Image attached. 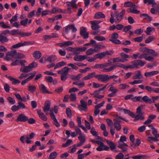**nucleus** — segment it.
<instances>
[{"label":"nucleus","instance_id":"obj_30","mask_svg":"<svg viewBox=\"0 0 159 159\" xmlns=\"http://www.w3.org/2000/svg\"><path fill=\"white\" fill-rule=\"evenodd\" d=\"M143 1L144 3H148V4H152L153 7H156L157 5V3L154 0H143Z\"/></svg>","mask_w":159,"mask_h":159},{"label":"nucleus","instance_id":"obj_23","mask_svg":"<svg viewBox=\"0 0 159 159\" xmlns=\"http://www.w3.org/2000/svg\"><path fill=\"white\" fill-rule=\"evenodd\" d=\"M66 3L69 7H71L73 8L77 9L78 6L76 4V1L75 0H72L70 2L67 1Z\"/></svg>","mask_w":159,"mask_h":159},{"label":"nucleus","instance_id":"obj_49","mask_svg":"<svg viewBox=\"0 0 159 159\" xmlns=\"http://www.w3.org/2000/svg\"><path fill=\"white\" fill-rule=\"evenodd\" d=\"M66 112L67 114V116L69 118H71L72 117V114L71 113V111L70 109L69 108L67 107L66 109Z\"/></svg>","mask_w":159,"mask_h":159},{"label":"nucleus","instance_id":"obj_52","mask_svg":"<svg viewBox=\"0 0 159 159\" xmlns=\"http://www.w3.org/2000/svg\"><path fill=\"white\" fill-rule=\"evenodd\" d=\"M57 155L58 153L56 152H52L50 154L49 157L50 159H54L56 158Z\"/></svg>","mask_w":159,"mask_h":159},{"label":"nucleus","instance_id":"obj_47","mask_svg":"<svg viewBox=\"0 0 159 159\" xmlns=\"http://www.w3.org/2000/svg\"><path fill=\"white\" fill-rule=\"evenodd\" d=\"M32 35L31 32H20V35L21 37H29Z\"/></svg>","mask_w":159,"mask_h":159},{"label":"nucleus","instance_id":"obj_40","mask_svg":"<svg viewBox=\"0 0 159 159\" xmlns=\"http://www.w3.org/2000/svg\"><path fill=\"white\" fill-rule=\"evenodd\" d=\"M82 77V74H80L77 75H72L70 76V78L74 80H78Z\"/></svg>","mask_w":159,"mask_h":159},{"label":"nucleus","instance_id":"obj_60","mask_svg":"<svg viewBox=\"0 0 159 159\" xmlns=\"http://www.w3.org/2000/svg\"><path fill=\"white\" fill-rule=\"evenodd\" d=\"M134 3L130 2L127 1L125 2L124 6L125 7H131L132 6Z\"/></svg>","mask_w":159,"mask_h":159},{"label":"nucleus","instance_id":"obj_29","mask_svg":"<svg viewBox=\"0 0 159 159\" xmlns=\"http://www.w3.org/2000/svg\"><path fill=\"white\" fill-rule=\"evenodd\" d=\"M106 141L107 144H108L110 146V147L112 151H114V150L116 148L115 144L111 141H109L107 140H106Z\"/></svg>","mask_w":159,"mask_h":159},{"label":"nucleus","instance_id":"obj_41","mask_svg":"<svg viewBox=\"0 0 159 159\" xmlns=\"http://www.w3.org/2000/svg\"><path fill=\"white\" fill-rule=\"evenodd\" d=\"M94 56L96 59H102L105 57L104 52L98 53Z\"/></svg>","mask_w":159,"mask_h":159},{"label":"nucleus","instance_id":"obj_9","mask_svg":"<svg viewBox=\"0 0 159 159\" xmlns=\"http://www.w3.org/2000/svg\"><path fill=\"white\" fill-rule=\"evenodd\" d=\"M28 120V117L24 114H20L17 117L16 120L17 121L25 122Z\"/></svg>","mask_w":159,"mask_h":159},{"label":"nucleus","instance_id":"obj_46","mask_svg":"<svg viewBox=\"0 0 159 159\" xmlns=\"http://www.w3.org/2000/svg\"><path fill=\"white\" fill-rule=\"evenodd\" d=\"M153 30H155L154 28L149 27L147 28L145 32L148 35H150L151 32Z\"/></svg>","mask_w":159,"mask_h":159},{"label":"nucleus","instance_id":"obj_35","mask_svg":"<svg viewBox=\"0 0 159 159\" xmlns=\"http://www.w3.org/2000/svg\"><path fill=\"white\" fill-rule=\"evenodd\" d=\"M33 57L37 59H39L42 56V54L39 51H36L34 52L33 53Z\"/></svg>","mask_w":159,"mask_h":159},{"label":"nucleus","instance_id":"obj_20","mask_svg":"<svg viewBox=\"0 0 159 159\" xmlns=\"http://www.w3.org/2000/svg\"><path fill=\"white\" fill-rule=\"evenodd\" d=\"M112 60L113 62V63L119 62H125L128 61L127 59H122V58L120 57H118L114 58L112 59L108 60V61L109 62L110 60Z\"/></svg>","mask_w":159,"mask_h":159},{"label":"nucleus","instance_id":"obj_26","mask_svg":"<svg viewBox=\"0 0 159 159\" xmlns=\"http://www.w3.org/2000/svg\"><path fill=\"white\" fill-rule=\"evenodd\" d=\"M96 75H95V73L94 72L88 74L86 76L84 77L83 78V80H86L93 78L94 77L96 78Z\"/></svg>","mask_w":159,"mask_h":159},{"label":"nucleus","instance_id":"obj_28","mask_svg":"<svg viewBox=\"0 0 159 159\" xmlns=\"http://www.w3.org/2000/svg\"><path fill=\"white\" fill-rule=\"evenodd\" d=\"M147 140L150 143H152L155 141H158L159 139L157 136L155 137L149 136L147 137Z\"/></svg>","mask_w":159,"mask_h":159},{"label":"nucleus","instance_id":"obj_54","mask_svg":"<svg viewBox=\"0 0 159 159\" xmlns=\"http://www.w3.org/2000/svg\"><path fill=\"white\" fill-rule=\"evenodd\" d=\"M21 43L22 47L28 46L30 45H32L33 44V43L32 42L29 41L21 42Z\"/></svg>","mask_w":159,"mask_h":159},{"label":"nucleus","instance_id":"obj_48","mask_svg":"<svg viewBox=\"0 0 159 159\" xmlns=\"http://www.w3.org/2000/svg\"><path fill=\"white\" fill-rule=\"evenodd\" d=\"M119 89L120 90H123L129 87V86L126 84H122L119 85Z\"/></svg>","mask_w":159,"mask_h":159},{"label":"nucleus","instance_id":"obj_57","mask_svg":"<svg viewBox=\"0 0 159 159\" xmlns=\"http://www.w3.org/2000/svg\"><path fill=\"white\" fill-rule=\"evenodd\" d=\"M70 100L71 101H75L76 99V96L75 93H71L70 97Z\"/></svg>","mask_w":159,"mask_h":159},{"label":"nucleus","instance_id":"obj_53","mask_svg":"<svg viewBox=\"0 0 159 159\" xmlns=\"http://www.w3.org/2000/svg\"><path fill=\"white\" fill-rule=\"evenodd\" d=\"M94 39H95L99 41H103L106 40V38L104 37L98 36H95Z\"/></svg>","mask_w":159,"mask_h":159},{"label":"nucleus","instance_id":"obj_33","mask_svg":"<svg viewBox=\"0 0 159 159\" xmlns=\"http://www.w3.org/2000/svg\"><path fill=\"white\" fill-rule=\"evenodd\" d=\"M66 63L65 61H62L59 62L57 63L56 65L55 64V66L54 67V69L55 70L57 68L61 67L63 66H66Z\"/></svg>","mask_w":159,"mask_h":159},{"label":"nucleus","instance_id":"obj_3","mask_svg":"<svg viewBox=\"0 0 159 159\" xmlns=\"http://www.w3.org/2000/svg\"><path fill=\"white\" fill-rule=\"evenodd\" d=\"M157 56V55H152L148 53H143L141 54H139L138 58L139 59L144 58L146 61H152L154 60L155 57Z\"/></svg>","mask_w":159,"mask_h":159},{"label":"nucleus","instance_id":"obj_17","mask_svg":"<svg viewBox=\"0 0 159 159\" xmlns=\"http://www.w3.org/2000/svg\"><path fill=\"white\" fill-rule=\"evenodd\" d=\"M52 14L57 13H62L63 14H66V11H63L61 8L58 7H54L50 11Z\"/></svg>","mask_w":159,"mask_h":159},{"label":"nucleus","instance_id":"obj_7","mask_svg":"<svg viewBox=\"0 0 159 159\" xmlns=\"http://www.w3.org/2000/svg\"><path fill=\"white\" fill-rule=\"evenodd\" d=\"M69 68L67 67H65L62 69V75H61V80L62 81H66L67 79V76L68 74Z\"/></svg>","mask_w":159,"mask_h":159},{"label":"nucleus","instance_id":"obj_27","mask_svg":"<svg viewBox=\"0 0 159 159\" xmlns=\"http://www.w3.org/2000/svg\"><path fill=\"white\" fill-rule=\"evenodd\" d=\"M90 133L93 136L96 137V139H97L102 140V138L100 136H98V134L95 130V129L94 127H93L90 130Z\"/></svg>","mask_w":159,"mask_h":159},{"label":"nucleus","instance_id":"obj_2","mask_svg":"<svg viewBox=\"0 0 159 159\" xmlns=\"http://www.w3.org/2000/svg\"><path fill=\"white\" fill-rule=\"evenodd\" d=\"M116 67L125 69V65L119 63H117L115 64L112 65L111 66L108 68H105L103 69L102 71L104 72H108L113 71Z\"/></svg>","mask_w":159,"mask_h":159},{"label":"nucleus","instance_id":"obj_14","mask_svg":"<svg viewBox=\"0 0 159 159\" xmlns=\"http://www.w3.org/2000/svg\"><path fill=\"white\" fill-rule=\"evenodd\" d=\"M114 126L117 131H120L122 128L120 124L121 122L116 119H114L113 120Z\"/></svg>","mask_w":159,"mask_h":159},{"label":"nucleus","instance_id":"obj_13","mask_svg":"<svg viewBox=\"0 0 159 159\" xmlns=\"http://www.w3.org/2000/svg\"><path fill=\"white\" fill-rule=\"evenodd\" d=\"M36 74V72H33L31 73L30 74L31 75L29 76L26 79L23 80L21 83V84L22 85H25L28 82L32 80L35 76Z\"/></svg>","mask_w":159,"mask_h":159},{"label":"nucleus","instance_id":"obj_51","mask_svg":"<svg viewBox=\"0 0 159 159\" xmlns=\"http://www.w3.org/2000/svg\"><path fill=\"white\" fill-rule=\"evenodd\" d=\"M135 117L134 121L138 120L139 119L143 120L144 119V117L143 116V114H138L136 116H134Z\"/></svg>","mask_w":159,"mask_h":159},{"label":"nucleus","instance_id":"obj_8","mask_svg":"<svg viewBox=\"0 0 159 159\" xmlns=\"http://www.w3.org/2000/svg\"><path fill=\"white\" fill-rule=\"evenodd\" d=\"M138 7L134 4L130 7L127 10V11L129 13H131L134 14H138L140 11L137 10Z\"/></svg>","mask_w":159,"mask_h":159},{"label":"nucleus","instance_id":"obj_15","mask_svg":"<svg viewBox=\"0 0 159 159\" xmlns=\"http://www.w3.org/2000/svg\"><path fill=\"white\" fill-rule=\"evenodd\" d=\"M50 102L49 101H46L44 104V107L43 108L44 112L46 115H48V111L50 110Z\"/></svg>","mask_w":159,"mask_h":159},{"label":"nucleus","instance_id":"obj_6","mask_svg":"<svg viewBox=\"0 0 159 159\" xmlns=\"http://www.w3.org/2000/svg\"><path fill=\"white\" fill-rule=\"evenodd\" d=\"M109 75H97L96 78L98 79V80L103 82H106L109 81Z\"/></svg>","mask_w":159,"mask_h":159},{"label":"nucleus","instance_id":"obj_61","mask_svg":"<svg viewBox=\"0 0 159 159\" xmlns=\"http://www.w3.org/2000/svg\"><path fill=\"white\" fill-rule=\"evenodd\" d=\"M18 106L19 109H25L26 107L25 105L23 103L20 101H19L18 102Z\"/></svg>","mask_w":159,"mask_h":159},{"label":"nucleus","instance_id":"obj_18","mask_svg":"<svg viewBox=\"0 0 159 159\" xmlns=\"http://www.w3.org/2000/svg\"><path fill=\"white\" fill-rule=\"evenodd\" d=\"M87 58V56L85 55H77L74 57L73 58L74 60L77 61H82Z\"/></svg>","mask_w":159,"mask_h":159},{"label":"nucleus","instance_id":"obj_31","mask_svg":"<svg viewBox=\"0 0 159 159\" xmlns=\"http://www.w3.org/2000/svg\"><path fill=\"white\" fill-rule=\"evenodd\" d=\"M90 23L92 24L91 27L93 30H96L100 28V26L97 24L94 21H90Z\"/></svg>","mask_w":159,"mask_h":159},{"label":"nucleus","instance_id":"obj_43","mask_svg":"<svg viewBox=\"0 0 159 159\" xmlns=\"http://www.w3.org/2000/svg\"><path fill=\"white\" fill-rule=\"evenodd\" d=\"M28 91L31 93L34 92L36 89V86L31 84H30L28 86Z\"/></svg>","mask_w":159,"mask_h":159},{"label":"nucleus","instance_id":"obj_24","mask_svg":"<svg viewBox=\"0 0 159 159\" xmlns=\"http://www.w3.org/2000/svg\"><path fill=\"white\" fill-rule=\"evenodd\" d=\"M73 84L77 86L80 88L84 87L85 85L84 82L80 80L74 82H73Z\"/></svg>","mask_w":159,"mask_h":159},{"label":"nucleus","instance_id":"obj_19","mask_svg":"<svg viewBox=\"0 0 159 159\" xmlns=\"http://www.w3.org/2000/svg\"><path fill=\"white\" fill-rule=\"evenodd\" d=\"M143 77L140 71H136L134 72V75L132 77V78L134 80L139 79L143 78Z\"/></svg>","mask_w":159,"mask_h":159},{"label":"nucleus","instance_id":"obj_38","mask_svg":"<svg viewBox=\"0 0 159 159\" xmlns=\"http://www.w3.org/2000/svg\"><path fill=\"white\" fill-rule=\"evenodd\" d=\"M97 49L95 48H90L88 49L86 52V54L87 55H91L93 54L95 52H97Z\"/></svg>","mask_w":159,"mask_h":159},{"label":"nucleus","instance_id":"obj_32","mask_svg":"<svg viewBox=\"0 0 159 159\" xmlns=\"http://www.w3.org/2000/svg\"><path fill=\"white\" fill-rule=\"evenodd\" d=\"M113 84L111 83L110 84V87L108 90L109 91L111 92L114 93L116 94L118 92V90L115 87L113 86Z\"/></svg>","mask_w":159,"mask_h":159},{"label":"nucleus","instance_id":"obj_21","mask_svg":"<svg viewBox=\"0 0 159 159\" xmlns=\"http://www.w3.org/2000/svg\"><path fill=\"white\" fill-rule=\"evenodd\" d=\"M143 101L146 103L149 104H151L154 102V101H152V100L149 98L147 96H144L142 97V102Z\"/></svg>","mask_w":159,"mask_h":159},{"label":"nucleus","instance_id":"obj_36","mask_svg":"<svg viewBox=\"0 0 159 159\" xmlns=\"http://www.w3.org/2000/svg\"><path fill=\"white\" fill-rule=\"evenodd\" d=\"M94 18L96 19H99L100 18H104L105 16L101 12H98L96 13L94 15Z\"/></svg>","mask_w":159,"mask_h":159},{"label":"nucleus","instance_id":"obj_5","mask_svg":"<svg viewBox=\"0 0 159 159\" xmlns=\"http://www.w3.org/2000/svg\"><path fill=\"white\" fill-rule=\"evenodd\" d=\"M139 51L143 53H148L152 55H158V54L155 52V50L152 49H148L147 48H140L139 49Z\"/></svg>","mask_w":159,"mask_h":159},{"label":"nucleus","instance_id":"obj_39","mask_svg":"<svg viewBox=\"0 0 159 159\" xmlns=\"http://www.w3.org/2000/svg\"><path fill=\"white\" fill-rule=\"evenodd\" d=\"M9 41L8 39L6 36L0 34V42L4 43L7 42Z\"/></svg>","mask_w":159,"mask_h":159},{"label":"nucleus","instance_id":"obj_58","mask_svg":"<svg viewBox=\"0 0 159 159\" xmlns=\"http://www.w3.org/2000/svg\"><path fill=\"white\" fill-rule=\"evenodd\" d=\"M0 26L4 29L11 28V27L10 26L7 25L3 21L1 22H0Z\"/></svg>","mask_w":159,"mask_h":159},{"label":"nucleus","instance_id":"obj_22","mask_svg":"<svg viewBox=\"0 0 159 159\" xmlns=\"http://www.w3.org/2000/svg\"><path fill=\"white\" fill-rule=\"evenodd\" d=\"M134 65L135 66L136 68H137L139 66H144L145 64V62L144 61H142L139 60H137L134 61Z\"/></svg>","mask_w":159,"mask_h":159},{"label":"nucleus","instance_id":"obj_42","mask_svg":"<svg viewBox=\"0 0 159 159\" xmlns=\"http://www.w3.org/2000/svg\"><path fill=\"white\" fill-rule=\"evenodd\" d=\"M66 49L68 50L73 52L74 55H78L80 53L79 52H76V48H73L71 47H68Z\"/></svg>","mask_w":159,"mask_h":159},{"label":"nucleus","instance_id":"obj_55","mask_svg":"<svg viewBox=\"0 0 159 159\" xmlns=\"http://www.w3.org/2000/svg\"><path fill=\"white\" fill-rule=\"evenodd\" d=\"M56 60L55 56L53 55H51L47 59V61L52 62Z\"/></svg>","mask_w":159,"mask_h":159},{"label":"nucleus","instance_id":"obj_64","mask_svg":"<svg viewBox=\"0 0 159 159\" xmlns=\"http://www.w3.org/2000/svg\"><path fill=\"white\" fill-rule=\"evenodd\" d=\"M28 21V19L27 18L25 19L24 20H22L20 21V23L21 25L26 26Z\"/></svg>","mask_w":159,"mask_h":159},{"label":"nucleus","instance_id":"obj_45","mask_svg":"<svg viewBox=\"0 0 159 159\" xmlns=\"http://www.w3.org/2000/svg\"><path fill=\"white\" fill-rule=\"evenodd\" d=\"M78 139L82 142L84 143L86 140V136L84 134H81L78 137Z\"/></svg>","mask_w":159,"mask_h":159},{"label":"nucleus","instance_id":"obj_25","mask_svg":"<svg viewBox=\"0 0 159 159\" xmlns=\"http://www.w3.org/2000/svg\"><path fill=\"white\" fill-rule=\"evenodd\" d=\"M37 113L39 116V117L41 120L43 121H46L47 120V117L43 112H41L40 110H38L37 111Z\"/></svg>","mask_w":159,"mask_h":159},{"label":"nucleus","instance_id":"obj_34","mask_svg":"<svg viewBox=\"0 0 159 159\" xmlns=\"http://www.w3.org/2000/svg\"><path fill=\"white\" fill-rule=\"evenodd\" d=\"M9 78V80L12 82V84L14 85L16 84H19L20 82L19 80L13 78L11 76H6Z\"/></svg>","mask_w":159,"mask_h":159},{"label":"nucleus","instance_id":"obj_10","mask_svg":"<svg viewBox=\"0 0 159 159\" xmlns=\"http://www.w3.org/2000/svg\"><path fill=\"white\" fill-rule=\"evenodd\" d=\"M81 104L79 106V107L80 111H86L87 110V102L83 100H81L80 101Z\"/></svg>","mask_w":159,"mask_h":159},{"label":"nucleus","instance_id":"obj_4","mask_svg":"<svg viewBox=\"0 0 159 159\" xmlns=\"http://www.w3.org/2000/svg\"><path fill=\"white\" fill-rule=\"evenodd\" d=\"M37 64L33 62L30 64L28 66H25L24 67H21L20 69V71L22 72H27L31 71L33 68L37 66Z\"/></svg>","mask_w":159,"mask_h":159},{"label":"nucleus","instance_id":"obj_16","mask_svg":"<svg viewBox=\"0 0 159 159\" xmlns=\"http://www.w3.org/2000/svg\"><path fill=\"white\" fill-rule=\"evenodd\" d=\"M159 73V72L158 71L154 70L145 72L144 74V75L147 77L150 78L157 75Z\"/></svg>","mask_w":159,"mask_h":159},{"label":"nucleus","instance_id":"obj_56","mask_svg":"<svg viewBox=\"0 0 159 159\" xmlns=\"http://www.w3.org/2000/svg\"><path fill=\"white\" fill-rule=\"evenodd\" d=\"M133 102L139 101L142 102V97L140 96H135L131 99Z\"/></svg>","mask_w":159,"mask_h":159},{"label":"nucleus","instance_id":"obj_63","mask_svg":"<svg viewBox=\"0 0 159 159\" xmlns=\"http://www.w3.org/2000/svg\"><path fill=\"white\" fill-rule=\"evenodd\" d=\"M144 157V156L142 155H134L131 157L132 159H142Z\"/></svg>","mask_w":159,"mask_h":159},{"label":"nucleus","instance_id":"obj_50","mask_svg":"<svg viewBox=\"0 0 159 159\" xmlns=\"http://www.w3.org/2000/svg\"><path fill=\"white\" fill-rule=\"evenodd\" d=\"M143 82V80H134L133 82H130L129 83L132 85H133L135 84H141Z\"/></svg>","mask_w":159,"mask_h":159},{"label":"nucleus","instance_id":"obj_44","mask_svg":"<svg viewBox=\"0 0 159 159\" xmlns=\"http://www.w3.org/2000/svg\"><path fill=\"white\" fill-rule=\"evenodd\" d=\"M20 31H19L18 29L9 30V34L12 35H15L17 34L20 35Z\"/></svg>","mask_w":159,"mask_h":159},{"label":"nucleus","instance_id":"obj_12","mask_svg":"<svg viewBox=\"0 0 159 159\" xmlns=\"http://www.w3.org/2000/svg\"><path fill=\"white\" fill-rule=\"evenodd\" d=\"M40 91L43 94H52V93L49 92L47 89V88L43 84H41L39 86Z\"/></svg>","mask_w":159,"mask_h":159},{"label":"nucleus","instance_id":"obj_59","mask_svg":"<svg viewBox=\"0 0 159 159\" xmlns=\"http://www.w3.org/2000/svg\"><path fill=\"white\" fill-rule=\"evenodd\" d=\"M87 49L86 47H84L82 48H76V52H83L85 51Z\"/></svg>","mask_w":159,"mask_h":159},{"label":"nucleus","instance_id":"obj_37","mask_svg":"<svg viewBox=\"0 0 159 159\" xmlns=\"http://www.w3.org/2000/svg\"><path fill=\"white\" fill-rule=\"evenodd\" d=\"M123 111L125 114H128L132 117H134L135 115L134 113L131 111L129 110L124 108Z\"/></svg>","mask_w":159,"mask_h":159},{"label":"nucleus","instance_id":"obj_1","mask_svg":"<svg viewBox=\"0 0 159 159\" xmlns=\"http://www.w3.org/2000/svg\"><path fill=\"white\" fill-rule=\"evenodd\" d=\"M16 51L15 50L7 52L6 53L4 59L7 61H13L16 58Z\"/></svg>","mask_w":159,"mask_h":159},{"label":"nucleus","instance_id":"obj_62","mask_svg":"<svg viewBox=\"0 0 159 159\" xmlns=\"http://www.w3.org/2000/svg\"><path fill=\"white\" fill-rule=\"evenodd\" d=\"M154 38L153 37L150 36L147 38L145 41V43H148L153 41Z\"/></svg>","mask_w":159,"mask_h":159},{"label":"nucleus","instance_id":"obj_11","mask_svg":"<svg viewBox=\"0 0 159 159\" xmlns=\"http://www.w3.org/2000/svg\"><path fill=\"white\" fill-rule=\"evenodd\" d=\"M80 34L84 39H86L89 38V33L87 32L86 28L84 27L80 28Z\"/></svg>","mask_w":159,"mask_h":159}]
</instances>
